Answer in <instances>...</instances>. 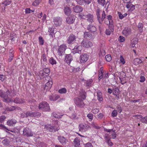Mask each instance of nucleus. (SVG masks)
<instances>
[{
  "instance_id": "bf43d9fd",
  "label": "nucleus",
  "mask_w": 147,
  "mask_h": 147,
  "mask_svg": "<svg viewBox=\"0 0 147 147\" xmlns=\"http://www.w3.org/2000/svg\"><path fill=\"white\" fill-rule=\"evenodd\" d=\"M141 121L143 123H147V116L144 117H143L141 119Z\"/></svg>"
},
{
  "instance_id": "9b49d317",
  "label": "nucleus",
  "mask_w": 147,
  "mask_h": 147,
  "mask_svg": "<svg viewBox=\"0 0 147 147\" xmlns=\"http://www.w3.org/2000/svg\"><path fill=\"white\" fill-rule=\"evenodd\" d=\"M82 50V47L80 45H78L76 46L73 49L72 52L74 53H78L80 54Z\"/></svg>"
},
{
  "instance_id": "5701e85b",
  "label": "nucleus",
  "mask_w": 147,
  "mask_h": 147,
  "mask_svg": "<svg viewBox=\"0 0 147 147\" xmlns=\"http://www.w3.org/2000/svg\"><path fill=\"white\" fill-rule=\"evenodd\" d=\"M60 98L59 96L57 94H52L49 96V100L51 101H55Z\"/></svg>"
},
{
  "instance_id": "8fccbe9b",
  "label": "nucleus",
  "mask_w": 147,
  "mask_h": 147,
  "mask_svg": "<svg viewBox=\"0 0 147 147\" xmlns=\"http://www.w3.org/2000/svg\"><path fill=\"white\" fill-rule=\"evenodd\" d=\"M40 44L41 45H43L44 44V40L42 37L41 36H39L38 38Z\"/></svg>"
},
{
  "instance_id": "f704fd0d",
  "label": "nucleus",
  "mask_w": 147,
  "mask_h": 147,
  "mask_svg": "<svg viewBox=\"0 0 147 147\" xmlns=\"http://www.w3.org/2000/svg\"><path fill=\"white\" fill-rule=\"evenodd\" d=\"M63 115H60L58 113H56L55 112H53L52 114V116L56 118L60 119Z\"/></svg>"
},
{
  "instance_id": "7c9ffc66",
  "label": "nucleus",
  "mask_w": 147,
  "mask_h": 147,
  "mask_svg": "<svg viewBox=\"0 0 147 147\" xmlns=\"http://www.w3.org/2000/svg\"><path fill=\"white\" fill-rule=\"evenodd\" d=\"M10 140L8 139H4L2 142L3 144L6 146H8L10 145Z\"/></svg>"
},
{
  "instance_id": "c756f323",
  "label": "nucleus",
  "mask_w": 147,
  "mask_h": 147,
  "mask_svg": "<svg viewBox=\"0 0 147 147\" xmlns=\"http://www.w3.org/2000/svg\"><path fill=\"white\" fill-rule=\"evenodd\" d=\"M97 99L100 101H102L103 100L102 93L100 91H98L97 92Z\"/></svg>"
},
{
  "instance_id": "79ce46f5",
  "label": "nucleus",
  "mask_w": 147,
  "mask_h": 147,
  "mask_svg": "<svg viewBox=\"0 0 147 147\" xmlns=\"http://www.w3.org/2000/svg\"><path fill=\"white\" fill-rule=\"evenodd\" d=\"M138 27L140 32H142L143 30V25L141 23H139L138 24Z\"/></svg>"
},
{
  "instance_id": "4468645a",
  "label": "nucleus",
  "mask_w": 147,
  "mask_h": 147,
  "mask_svg": "<svg viewBox=\"0 0 147 147\" xmlns=\"http://www.w3.org/2000/svg\"><path fill=\"white\" fill-rule=\"evenodd\" d=\"M54 24L56 26H60L61 23V19L59 17H56L54 18Z\"/></svg>"
},
{
  "instance_id": "f3484780",
  "label": "nucleus",
  "mask_w": 147,
  "mask_h": 147,
  "mask_svg": "<svg viewBox=\"0 0 147 147\" xmlns=\"http://www.w3.org/2000/svg\"><path fill=\"white\" fill-rule=\"evenodd\" d=\"M72 60V57L71 54L66 55L65 57V61L68 64H69Z\"/></svg>"
},
{
  "instance_id": "bb28decb",
  "label": "nucleus",
  "mask_w": 147,
  "mask_h": 147,
  "mask_svg": "<svg viewBox=\"0 0 147 147\" xmlns=\"http://www.w3.org/2000/svg\"><path fill=\"white\" fill-rule=\"evenodd\" d=\"M109 29H107L106 31V34L107 35H110L111 32H113L114 30L113 25H112V26L109 25Z\"/></svg>"
},
{
  "instance_id": "e433bc0d",
  "label": "nucleus",
  "mask_w": 147,
  "mask_h": 147,
  "mask_svg": "<svg viewBox=\"0 0 147 147\" xmlns=\"http://www.w3.org/2000/svg\"><path fill=\"white\" fill-rule=\"evenodd\" d=\"M14 102L16 103H22L25 102L24 100L20 99L18 98H16L14 100Z\"/></svg>"
},
{
  "instance_id": "37998d69",
  "label": "nucleus",
  "mask_w": 147,
  "mask_h": 147,
  "mask_svg": "<svg viewBox=\"0 0 147 147\" xmlns=\"http://www.w3.org/2000/svg\"><path fill=\"white\" fill-rule=\"evenodd\" d=\"M11 3V1H10L6 0L3 2L2 3V4L4 5L5 7L7 6L8 5H10Z\"/></svg>"
},
{
  "instance_id": "393cba45",
  "label": "nucleus",
  "mask_w": 147,
  "mask_h": 147,
  "mask_svg": "<svg viewBox=\"0 0 147 147\" xmlns=\"http://www.w3.org/2000/svg\"><path fill=\"white\" fill-rule=\"evenodd\" d=\"M52 84L53 82L51 80H49L45 84V89L49 90L51 88Z\"/></svg>"
},
{
  "instance_id": "473e14b6",
  "label": "nucleus",
  "mask_w": 147,
  "mask_h": 147,
  "mask_svg": "<svg viewBox=\"0 0 147 147\" xmlns=\"http://www.w3.org/2000/svg\"><path fill=\"white\" fill-rule=\"evenodd\" d=\"M46 74H46L45 73H44V72L43 70L40 71V78H44L46 76V78H47L48 79L49 78H50V77L47 76L46 75Z\"/></svg>"
},
{
  "instance_id": "5fc2aeb1",
  "label": "nucleus",
  "mask_w": 147,
  "mask_h": 147,
  "mask_svg": "<svg viewBox=\"0 0 147 147\" xmlns=\"http://www.w3.org/2000/svg\"><path fill=\"white\" fill-rule=\"evenodd\" d=\"M138 41V38H134L131 41V43L136 45V44H137Z\"/></svg>"
},
{
  "instance_id": "f03ea898",
  "label": "nucleus",
  "mask_w": 147,
  "mask_h": 147,
  "mask_svg": "<svg viewBox=\"0 0 147 147\" xmlns=\"http://www.w3.org/2000/svg\"><path fill=\"white\" fill-rule=\"evenodd\" d=\"M87 12H84L80 14L79 17L81 18L86 20L88 21L92 22H94L93 16L90 13L87 14Z\"/></svg>"
},
{
  "instance_id": "c03bdc74",
  "label": "nucleus",
  "mask_w": 147,
  "mask_h": 147,
  "mask_svg": "<svg viewBox=\"0 0 147 147\" xmlns=\"http://www.w3.org/2000/svg\"><path fill=\"white\" fill-rule=\"evenodd\" d=\"M58 92L60 94H64L66 92L67 90L65 88H63L59 90Z\"/></svg>"
},
{
  "instance_id": "4c0bfd02",
  "label": "nucleus",
  "mask_w": 147,
  "mask_h": 147,
  "mask_svg": "<svg viewBox=\"0 0 147 147\" xmlns=\"http://www.w3.org/2000/svg\"><path fill=\"white\" fill-rule=\"evenodd\" d=\"M126 7L128 9H129L131 10H133L134 9V5L130 2L127 3L126 5Z\"/></svg>"
},
{
  "instance_id": "aec40b11",
  "label": "nucleus",
  "mask_w": 147,
  "mask_h": 147,
  "mask_svg": "<svg viewBox=\"0 0 147 147\" xmlns=\"http://www.w3.org/2000/svg\"><path fill=\"white\" fill-rule=\"evenodd\" d=\"M79 97H80L83 100L85 99L86 98V92L83 90H81L79 92Z\"/></svg>"
},
{
  "instance_id": "a18cd8bd",
  "label": "nucleus",
  "mask_w": 147,
  "mask_h": 147,
  "mask_svg": "<svg viewBox=\"0 0 147 147\" xmlns=\"http://www.w3.org/2000/svg\"><path fill=\"white\" fill-rule=\"evenodd\" d=\"M6 119V117L4 115L0 116V123H2Z\"/></svg>"
},
{
  "instance_id": "58836bf2",
  "label": "nucleus",
  "mask_w": 147,
  "mask_h": 147,
  "mask_svg": "<svg viewBox=\"0 0 147 147\" xmlns=\"http://www.w3.org/2000/svg\"><path fill=\"white\" fill-rule=\"evenodd\" d=\"M48 32H49V35L51 36L52 38H53L55 36L54 30L52 28H49Z\"/></svg>"
},
{
  "instance_id": "f8f14e48",
  "label": "nucleus",
  "mask_w": 147,
  "mask_h": 147,
  "mask_svg": "<svg viewBox=\"0 0 147 147\" xmlns=\"http://www.w3.org/2000/svg\"><path fill=\"white\" fill-rule=\"evenodd\" d=\"M88 58V56L86 54L82 55L80 56V61L81 63H84L86 61Z\"/></svg>"
},
{
  "instance_id": "6ab92c4d",
  "label": "nucleus",
  "mask_w": 147,
  "mask_h": 147,
  "mask_svg": "<svg viewBox=\"0 0 147 147\" xmlns=\"http://www.w3.org/2000/svg\"><path fill=\"white\" fill-rule=\"evenodd\" d=\"M73 10L74 12L78 13L82 11L83 9L80 6L77 5L73 8Z\"/></svg>"
},
{
  "instance_id": "a878e982",
  "label": "nucleus",
  "mask_w": 147,
  "mask_h": 147,
  "mask_svg": "<svg viewBox=\"0 0 147 147\" xmlns=\"http://www.w3.org/2000/svg\"><path fill=\"white\" fill-rule=\"evenodd\" d=\"M84 37L85 38L91 39L93 38V36L90 32H85L84 34Z\"/></svg>"
},
{
  "instance_id": "2f4dec72",
  "label": "nucleus",
  "mask_w": 147,
  "mask_h": 147,
  "mask_svg": "<svg viewBox=\"0 0 147 147\" xmlns=\"http://www.w3.org/2000/svg\"><path fill=\"white\" fill-rule=\"evenodd\" d=\"M74 143L75 147H78L80 144V141L78 138H77L74 139Z\"/></svg>"
},
{
  "instance_id": "6e6552de",
  "label": "nucleus",
  "mask_w": 147,
  "mask_h": 147,
  "mask_svg": "<svg viewBox=\"0 0 147 147\" xmlns=\"http://www.w3.org/2000/svg\"><path fill=\"white\" fill-rule=\"evenodd\" d=\"M90 127L89 125L84 123L80 124L79 125V129L82 132H85Z\"/></svg>"
},
{
  "instance_id": "052dcab7",
  "label": "nucleus",
  "mask_w": 147,
  "mask_h": 147,
  "mask_svg": "<svg viewBox=\"0 0 147 147\" xmlns=\"http://www.w3.org/2000/svg\"><path fill=\"white\" fill-rule=\"evenodd\" d=\"M104 138L106 140V142L110 140V138L108 134H106L104 136Z\"/></svg>"
},
{
  "instance_id": "69168bd1",
  "label": "nucleus",
  "mask_w": 147,
  "mask_h": 147,
  "mask_svg": "<svg viewBox=\"0 0 147 147\" xmlns=\"http://www.w3.org/2000/svg\"><path fill=\"white\" fill-rule=\"evenodd\" d=\"M119 40L120 42H123L125 40V38L121 36H120L119 38Z\"/></svg>"
},
{
  "instance_id": "20e7f679",
  "label": "nucleus",
  "mask_w": 147,
  "mask_h": 147,
  "mask_svg": "<svg viewBox=\"0 0 147 147\" xmlns=\"http://www.w3.org/2000/svg\"><path fill=\"white\" fill-rule=\"evenodd\" d=\"M39 109L43 111H49L50 110L49 105L46 102H42L38 105Z\"/></svg>"
},
{
  "instance_id": "dca6fc26",
  "label": "nucleus",
  "mask_w": 147,
  "mask_h": 147,
  "mask_svg": "<svg viewBox=\"0 0 147 147\" xmlns=\"http://www.w3.org/2000/svg\"><path fill=\"white\" fill-rule=\"evenodd\" d=\"M58 139L60 143L63 145H65L67 142V140L63 136H58Z\"/></svg>"
},
{
  "instance_id": "f257e3e1",
  "label": "nucleus",
  "mask_w": 147,
  "mask_h": 147,
  "mask_svg": "<svg viewBox=\"0 0 147 147\" xmlns=\"http://www.w3.org/2000/svg\"><path fill=\"white\" fill-rule=\"evenodd\" d=\"M11 93L9 90L7 91L6 92H3L2 90H0V96L3 98V101L5 102H9L12 100L8 95L12 96L11 94Z\"/></svg>"
},
{
  "instance_id": "864d4df0",
  "label": "nucleus",
  "mask_w": 147,
  "mask_h": 147,
  "mask_svg": "<svg viewBox=\"0 0 147 147\" xmlns=\"http://www.w3.org/2000/svg\"><path fill=\"white\" fill-rule=\"evenodd\" d=\"M120 62L123 65L124 64L125 62L124 58L121 55L120 57Z\"/></svg>"
},
{
  "instance_id": "ddd939ff",
  "label": "nucleus",
  "mask_w": 147,
  "mask_h": 147,
  "mask_svg": "<svg viewBox=\"0 0 147 147\" xmlns=\"http://www.w3.org/2000/svg\"><path fill=\"white\" fill-rule=\"evenodd\" d=\"M23 134L24 135L27 136H31L33 135L32 131L28 128L24 129L23 131Z\"/></svg>"
},
{
  "instance_id": "e2e57ef3",
  "label": "nucleus",
  "mask_w": 147,
  "mask_h": 147,
  "mask_svg": "<svg viewBox=\"0 0 147 147\" xmlns=\"http://www.w3.org/2000/svg\"><path fill=\"white\" fill-rule=\"evenodd\" d=\"M43 71L47 74H48L50 72V69L48 68H45L43 69Z\"/></svg>"
},
{
  "instance_id": "0eeeda50",
  "label": "nucleus",
  "mask_w": 147,
  "mask_h": 147,
  "mask_svg": "<svg viewBox=\"0 0 147 147\" xmlns=\"http://www.w3.org/2000/svg\"><path fill=\"white\" fill-rule=\"evenodd\" d=\"M67 48V46L65 44L61 45L59 47L58 51V55H62L65 53V51Z\"/></svg>"
},
{
  "instance_id": "9d476101",
  "label": "nucleus",
  "mask_w": 147,
  "mask_h": 147,
  "mask_svg": "<svg viewBox=\"0 0 147 147\" xmlns=\"http://www.w3.org/2000/svg\"><path fill=\"white\" fill-rule=\"evenodd\" d=\"M76 16L74 15H71L68 16L66 19V22L68 24H73L75 21Z\"/></svg>"
},
{
  "instance_id": "13d9d810",
  "label": "nucleus",
  "mask_w": 147,
  "mask_h": 147,
  "mask_svg": "<svg viewBox=\"0 0 147 147\" xmlns=\"http://www.w3.org/2000/svg\"><path fill=\"white\" fill-rule=\"evenodd\" d=\"M25 12L26 13H29L31 12H33L34 11L31 10L30 8H27L26 9Z\"/></svg>"
},
{
  "instance_id": "39448f33",
  "label": "nucleus",
  "mask_w": 147,
  "mask_h": 147,
  "mask_svg": "<svg viewBox=\"0 0 147 147\" xmlns=\"http://www.w3.org/2000/svg\"><path fill=\"white\" fill-rule=\"evenodd\" d=\"M96 11L98 20L100 23L101 24L105 18V12L104 11H103L101 17L100 15V9L99 8H98L96 9Z\"/></svg>"
},
{
  "instance_id": "0e129e2a",
  "label": "nucleus",
  "mask_w": 147,
  "mask_h": 147,
  "mask_svg": "<svg viewBox=\"0 0 147 147\" xmlns=\"http://www.w3.org/2000/svg\"><path fill=\"white\" fill-rule=\"evenodd\" d=\"M76 1L78 4L80 5H83L84 3L83 0H76Z\"/></svg>"
},
{
  "instance_id": "4d7b16f0",
  "label": "nucleus",
  "mask_w": 147,
  "mask_h": 147,
  "mask_svg": "<svg viewBox=\"0 0 147 147\" xmlns=\"http://www.w3.org/2000/svg\"><path fill=\"white\" fill-rule=\"evenodd\" d=\"M41 0H35L34 2L33 3V5L36 6L38 5L41 2Z\"/></svg>"
},
{
  "instance_id": "de8ad7c7",
  "label": "nucleus",
  "mask_w": 147,
  "mask_h": 147,
  "mask_svg": "<svg viewBox=\"0 0 147 147\" xmlns=\"http://www.w3.org/2000/svg\"><path fill=\"white\" fill-rule=\"evenodd\" d=\"M13 53L12 51L9 53V57L8 59L9 61L10 62L13 59Z\"/></svg>"
},
{
  "instance_id": "cd10ccee",
  "label": "nucleus",
  "mask_w": 147,
  "mask_h": 147,
  "mask_svg": "<svg viewBox=\"0 0 147 147\" xmlns=\"http://www.w3.org/2000/svg\"><path fill=\"white\" fill-rule=\"evenodd\" d=\"M87 29L91 32H94L96 30L95 26L92 25H89L87 27Z\"/></svg>"
},
{
  "instance_id": "c85d7f7f",
  "label": "nucleus",
  "mask_w": 147,
  "mask_h": 147,
  "mask_svg": "<svg viewBox=\"0 0 147 147\" xmlns=\"http://www.w3.org/2000/svg\"><path fill=\"white\" fill-rule=\"evenodd\" d=\"M33 113L31 112L28 111L26 113H24L23 114V117H33Z\"/></svg>"
},
{
  "instance_id": "774afa93",
  "label": "nucleus",
  "mask_w": 147,
  "mask_h": 147,
  "mask_svg": "<svg viewBox=\"0 0 147 147\" xmlns=\"http://www.w3.org/2000/svg\"><path fill=\"white\" fill-rule=\"evenodd\" d=\"M85 147H93V146L91 143H88L85 145Z\"/></svg>"
},
{
  "instance_id": "a211bd4d",
  "label": "nucleus",
  "mask_w": 147,
  "mask_h": 147,
  "mask_svg": "<svg viewBox=\"0 0 147 147\" xmlns=\"http://www.w3.org/2000/svg\"><path fill=\"white\" fill-rule=\"evenodd\" d=\"M76 39V36L73 34L70 35L67 39V42L68 44H71Z\"/></svg>"
},
{
  "instance_id": "423d86ee",
  "label": "nucleus",
  "mask_w": 147,
  "mask_h": 147,
  "mask_svg": "<svg viewBox=\"0 0 147 147\" xmlns=\"http://www.w3.org/2000/svg\"><path fill=\"white\" fill-rule=\"evenodd\" d=\"M74 101L76 105L80 108H83L85 106V104L83 100L79 98L76 97L74 99Z\"/></svg>"
},
{
  "instance_id": "338daca9",
  "label": "nucleus",
  "mask_w": 147,
  "mask_h": 147,
  "mask_svg": "<svg viewBox=\"0 0 147 147\" xmlns=\"http://www.w3.org/2000/svg\"><path fill=\"white\" fill-rule=\"evenodd\" d=\"M87 117L91 120H92L93 119V115L91 113H89L87 115Z\"/></svg>"
},
{
  "instance_id": "680f3d73",
  "label": "nucleus",
  "mask_w": 147,
  "mask_h": 147,
  "mask_svg": "<svg viewBox=\"0 0 147 147\" xmlns=\"http://www.w3.org/2000/svg\"><path fill=\"white\" fill-rule=\"evenodd\" d=\"M133 117H135L136 119L140 120L141 121V119L143 118L142 116L141 115H134L133 116Z\"/></svg>"
},
{
  "instance_id": "7ed1b4c3",
  "label": "nucleus",
  "mask_w": 147,
  "mask_h": 147,
  "mask_svg": "<svg viewBox=\"0 0 147 147\" xmlns=\"http://www.w3.org/2000/svg\"><path fill=\"white\" fill-rule=\"evenodd\" d=\"M52 123L53 124H54L55 125L51 126L50 125H45V128L50 132L57 131L59 129V127L56 126V124L58 125V121L56 120L53 121Z\"/></svg>"
},
{
  "instance_id": "49530a36",
  "label": "nucleus",
  "mask_w": 147,
  "mask_h": 147,
  "mask_svg": "<svg viewBox=\"0 0 147 147\" xmlns=\"http://www.w3.org/2000/svg\"><path fill=\"white\" fill-rule=\"evenodd\" d=\"M92 82V79H90L87 80L86 82V86L87 87H90Z\"/></svg>"
},
{
  "instance_id": "b1692460",
  "label": "nucleus",
  "mask_w": 147,
  "mask_h": 147,
  "mask_svg": "<svg viewBox=\"0 0 147 147\" xmlns=\"http://www.w3.org/2000/svg\"><path fill=\"white\" fill-rule=\"evenodd\" d=\"M17 121L14 119H12L8 120L7 122V125L10 126H13L16 123Z\"/></svg>"
},
{
  "instance_id": "2eb2a0df",
  "label": "nucleus",
  "mask_w": 147,
  "mask_h": 147,
  "mask_svg": "<svg viewBox=\"0 0 147 147\" xmlns=\"http://www.w3.org/2000/svg\"><path fill=\"white\" fill-rule=\"evenodd\" d=\"M131 30L129 28L125 27L123 30V34L125 36H127L131 34Z\"/></svg>"
},
{
  "instance_id": "603ef678",
  "label": "nucleus",
  "mask_w": 147,
  "mask_h": 147,
  "mask_svg": "<svg viewBox=\"0 0 147 147\" xmlns=\"http://www.w3.org/2000/svg\"><path fill=\"white\" fill-rule=\"evenodd\" d=\"M33 117H38L40 116V113L38 112H33Z\"/></svg>"
},
{
  "instance_id": "3c124183",
  "label": "nucleus",
  "mask_w": 147,
  "mask_h": 147,
  "mask_svg": "<svg viewBox=\"0 0 147 147\" xmlns=\"http://www.w3.org/2000/svg\"><path fill=\"white\" fill-rule=\"evenodd\" d=\"M105 59L107 61L109 62L111 59V57L110 55H108L106 56Z\"/></svg>"
},
{
  "instance_id": "6e6d98bb",
  "label": "nucleus",
  "mask_w": 147,
  "mask_h": 147,
  "mask_svg": "<svg viewBox=\"0 0 147 147\" xmlns=\"http://www.w3.org/2000/svg\"><path fill=\"white\" fill-rule=\"evenodd\" d=\"M102 78V70H100V71H99V72L98 79L100 80Z\"/></svg>"
},
{
  "instance_id": "1a4fd4ad",
  "label": "nucleus",
  "mask_w": 147,
  "mask_h": 147,
  "mask_svg": "<svg viewBox=\"0 0 147 147\" xmlns=\"http://www.w3.org/2000/svg\"><path fill=\"white\" fill-rule=\"evenodd\" d=\"M82 45L84 47H91L93 45L92 43L88 40H83L81 42Z\"/></svg>"
},
{
  "instance_id": "a19ab883",
  "label": "nucleus",
  "mask_w": 147,
  "mask_h": 147,
  "mask_svg": "<svg viewBox=\"0 0 147 147\" xmlns=\"http://www.w3.org/2000/svg\"><path fill=\"white\" fill-rule=\"evenodd\" d=\"M118 14L119 18L121 19H123L124 17H126L127 15V14L126 13H125L123 14H122L120 12H118Z\"/></svg>"
},
{
  "instance_id": "72a5a7b5",
  "label": "nucleus",
  "mask_w": 147,
  "mask_h": 147,
  "mask_svg": "<svg viewBox=\"0 0 147 147\" xmlns=\"http://www.w3.org/2000/svg\"><path fill=\"white\" fill-rule=\"evenodd\" d=\"M142 62V60L140 58H137L135 59L133 61V63L135 65H138Z\"/></svg>"
},
{
  "instance_id": "c9c22d12",
  "label": "nucleus",
  "mask_w": 147,
  "mask_h": 147,
  "mask_svg": "<svg viewBox=\"0 0 147 147\" xmlns=\"http://www.w3.org/2000/svg\"><path fill=\"white\" fill-rule=\"evenodd\" d=\"M64 11L65 14L67 15H68L71 13V11L70 8L67 7H66L64 8Z\"/></svg>"
},
{
  "instance_id": "ea45409f",
  "label": "nucleus",
  "mask_w": 147,
  "mask_h": 147,
  "mask_svg": "<svg viewBox=\"0 0 147 147\" xmlns=\"http://www.w3.org/2000/svg\"><path fill=\"white\" fill-rule=\"evenodd\" d=\"M49 63L52 65L56 64L57 63V62L55 59L53 57H52L50 58L49 60Z\"/></svg>"
},
{
  "instance_id": "4be33fe9",
  "label": "nucleus",
  "mask_w": 147,
  "mask_h": 147,
  "mask_svg": "<svg viewBox=\"0 0 147 147\" xmlns=\"http://www.w3.org/2000/svg\"><path fill=\"white\" fill-rule=\"evenodd\" d=\"M112 16L110 15H109L107 16V19L108 20V22L107 21L106 22L105 21V22L107 25H111V26H112L113 24V20H112Z\"/></svg>"
},
{
  "instance_id": "412c9836",
  "label": "nucleus",
  "mask_w": 147,
  "mask_h": 147,
  "mask_svg": "<svg viewBox=\"0 0 147 147\" xmlns=\"http://www.w3.org/2000/svg\"><path fill=\"white\" fill-rule=\"evenodd\" d=\"M119 90L118 88H115L113 89V93L116 96V98L118 99L119 98Z\"/></svg>"
},
{
  "instance_id": "09e8293b",
  "label": "nucleus",
  "mask_w": 147,
  "mask_h": 147,
  "mask_svg": "<svg viewBox=\"0 0 147 147\" xmlns=\"http://www.w3.org/2000/svg\"><path fill=\"white\" fill-rule=\"evenodd\" d=\"M98 2L100 5L104 6L105 3V0H97Z\"/></svg>"
}]
</instances>
